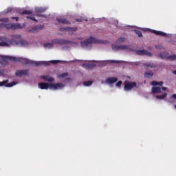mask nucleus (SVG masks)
<instances>
[{
	"label": "nucleus",
	"instance_id": "obj_6",
	"mask_svg": "<svg viewBox=\"0 0 176 176\" xmlns=\"http://www.w3.org/2000/svg\"><path fill=\"white\" fill-rule=\"evenodd\" d=\"M2 60L1 61V64H3V63H6V60H10V61H12L13 63H16L17 61H19V58L14 57V56H1Z\"/></svg>",
	"mask_w": 176,
	"mask_h": 176
},
{
	"label": "nucleus",
	"instance_id": "obj_44",
	"mask_svg": "<svg viewBox=\"0 0 176 176\" xmlns=\"http://www.w3.org/2000/svg\"><path fill=\"white\" fill-rule=\"evenodd\" d=\"M14 38H17L18 39H20L21 36L20 35H16L14 36Z\"/></svg>",
	"mask_w": 176,
	"mask_h": 176
},
{
	"label": "nucleus",
	"instance_id": "obj_18",
	"mask_svg": "<svg viewBox=\"0 0 176 176\" xmlns=\"http://www.w3.org/2000/svg\"><path fill=\"white\" fill-rule=\"evenodd\" d=\"M41 79H43L45 82H54V78L53 77H50V76H42Z\"/></svg>",
	"mask_w": 176,
	"mask_h": 176
},
{
	"label": "nucleus",
	"instance_id": "obj_46",
	"mask_svg": "<svg viewBox=\"0 0 176 176\" xmlns=\"http://www.w3.org/2000/svg\"><path fill=\"white\" fill-rule=\"evenodd\" d=\"M45 64H46V65H49V63L47 62H45Z\"/></svg>",
	"mask_w": 176,
	"mask_h": 176
},
{
	"label": "nucleus",
	"instance_id": "obj_43",
	"mask_svg": "<svg viewBox=\"0 0 176 176\" xmlns=\"http://www.w3.org/2000/svg\"><path fill=\"white\" fill-rule=\"evenodd\" d=\"M155 49H162L160 45H155Z\"/></svg>",
	"mask_w": 176,
	"mask_h": 176
},
{
	"label": "nucleus",
	"instance_id": "obj_14",
	"mask_svg": "<svg viewBox=\"0 0 176 176\" xmlns=\"http://www.w3.org/2000/svg\"><path fill=\"white\" fill-rule=\"evenodd\" d=\"M118 82V78L116 77H110L106 79V83H109V85H113Z\"/></svg>",
	"mask_w": 176,
	"mask_h": 176
},
{
	"label": "nucleus",
	"instance_id": "obj_24",
	"mask_svg": "<svg viewBox=\"0 0 176 176\" xmlns=\"http://www.w3.org/2000/svg\"><path fill=\"white\" fill-rule=\"evenodd\" d=\"M126 41V38L124 37H120L118 38L116 43H123Z\"/></svg>",
	"mask_w": 176,
	"mask_h": 176
},
{
	"label": "nucleus",
	"instance_id": "obj_34",
	"mask_svg": "<svg viewBox=\"0 0 176 176\" xmlns=\"http://www.w3.org/2000/svg\"><path fill=\"white\" fill-rule=\"evenodd\" d=\"M60 78H65V76H68V73H63L59 75Z\"/></svg>",
	"mask_w": 176,
	"mask_h": 176
},
{
	"label": "nucleus",
	"instance_id": "obj_45",
	"mask_svg": "<svg viewBox=\"0 0 176 176\" xmlns=\"http://www.w3.org/2000/svg\"><path fill=\"white\" fill-rule=\"evenodd\" d=\"M162 89L164 90V91H166V90H167V88L166 87H162Z\"/></svg>",
	"mask_w": 176,
	"mask_h": 176
},
{
	"label": "nucleus",
	"instance_id": "obj_40",
	"mask_svg": "<svg viewBox=\"0 0 176 176\" xmlns=\"http://www.w3.org/2000/svg\"><path fill=\"white\" fill-rule=\"evenodd\" d=\"M170 98H174L175 100H176V94H173V95L170 97Z\"/></svg>",
	"mask_w": 176,
	"mask_h": 176
},
{
	"label": "nucleus",
	"instance_id": "obj_22",
	"mask_svg": "<svg viewBox=\"0 0 176 176\" xmlns=\"http://www.w3.org/2000/svg\"><path fill=\"white\" fill-rule=\"evenodd\" d=\"M144 67H148L150 68H154V67H156V65H154L152 63H144Z\"/></svg>",
	"mask_w": 176,
	"mask_h": 176
},
{
	"label": "nucleus",
	"instance_id": "obj_42",
	"mask_svg": "<svg viewBox=\"0 0 176 176\" xmlns=\"http://www.w3.org/2000/svg\"><path fill=\"white\" fill-rule=\"evenodd\" d=\"M32 64H35L36 65H41V64H42V63H36L35 62H32Z\"/></svg>",
	"mask_w": 176,
	"mask_h": 176
},
{
	"label": "nucleus",
	"instance_id": "obj_3",
	"mask_svg": "<svg viewBox=\"0 0 176 176\" xmlns=\"http://www.w3.org/2000/svg\"><path fill=\"white\" fill-rule=\"evenodd\" d=\"M99 42L96 38L91 37L85 41H81V46L83 49H91L93 43H98Z\"/></svg>",
	"mask_w": 176,
	"mask_h": 176
},
{
	"label": "nucleus",
	"instance_id": "obj_30",
	"mask_svg": "<svg viewBox=\"0 0 176 176\" xmlns=\"http://www.w3.org/2000/svg\"><path fill=\"white\" fill-rule=\"evenodd\" d=\"M110 64H120V60H109Z\"/></svg>",
	"mask_w": 176,
	"mask_h": 176
},
{
	"label": "nucleus",
	"instance_id": "obj_31",
	"mask_svg": "<svg viewBox=\"0 0 176 176\" xmlns=\"http://www.w3.org/2000/svg\"><path fill=\"white\" fill-rule=\"evenodd\" d=\"M0 21H1L3 23H8L9 19H8V18H3V19H0Z\"/></svg>",
	"mask_w": 176,
	"mask_h": 176
},
{
	"label": "nucleus",
	"instance_id": "obj_28",
	"mask_svg": "<svg viewBox=\"0 0 176 176\" xmlns=\"http://www.w3.org/2000/svg\"><path fill=\"white\" fill-rule=\"evenodd\" d=\"M136 35H138L139 38H142V32L140 30L135 31Z\"/></svg>",
	"mask_w": 176,
	"mask_h": 176
},
{
	"label": "nucleus",
	"instance_id": "obj_25",
	"mask_svg": "<svg viewBox=\"0 0 176 176\" xmlns=\"http://www.w3.org/2000/svg\"><path fill=\"white\" fill-rule=\"evenodd\" d=\"M127 49H129L128 45H119V50H127Z\"/></svg>",
	"mask_w": 176,
	"mask_h": 176
},
{
	"label": "nucleus",
	"instance_id": "obj_8",
	"mask_svg": "<svg viewBox=\"0 0 176 176\" xmlns=\"http://www.w3.org/2000/svg\"><path fill=\"white\" fill-rule=\"evenodd\" d=\"M160 57L161 58H165L166 60H170L171 61L176 60V55L173 54L172 56H167V54L166 52L162 53L160 54Z\"/></svg>",
	"mask_w": 176,
	"mask_h": 176
},
{
	"label": "nucleus",
	"instance_id": "obj_2",
	"mask_svg": "<svg viewBox=\"0 0 176 176\" xmlns=\"http://www.w3.org/2000/svg\"><path fill=\"white\" fill-rule=\"evenodd\" d=\"M54 43L56 45H68L69 43H74V42H72V41H69V40L56 38V39L52 40V43H44V47H47L48 49H52V47H53Z\"/></svg>",
	"mask_w": 176,
	"mask_h": 176
},
{
	"label": "nucleus",
	"instance_id": "obj_37",
	"mask_svg": "<svg viewBox=\"0 0 176 176\" xmlns=\"http://www.w3.org/2000/svg\"><path fill=\"white\" fill-rule=\"evenodd\" d=\"M75 20H76V21H77L78 23H80V22L82 21V20L81 19H76Z\"/></svg>",
	"mask_w": 176,
	"mask_h": 176
},
{
	"label": "nucleus",
	"instance_id": "obj_23",
	"mask_svg": "<svg viewBox=\"0 0 176 176\" xmlns=\"http://www.w3.org/2000/svg\"><path fill=\"white\" fill-rule=\"evenodd\" d=\"M153 75V72H148L144 74L145 78H152Z\"/></svg>",
	"mask_w": 176,
	"mask_h": 176
},
{
	"label": "nucleus",
	"instance_id": "obj_11",
	"mask_svg": "<svg viewBox=\"0 0 176 176\" xmlns=\"http://www.w3.org/2000/svg\"><path fill=\"white\" fill-rule=\"evenodd\" d=\"M38 89H41V90H47L48 89H50V84L46 82H39Z\"/></svg>",
	"mask_w": 176,
	"mask_h": 176
},
{
	"label": "nucleus",
	"instance_id": "obj_33",
	"mask_svg": "<svg viewBox=\"0 0 176 176\" xmlns=\"http://www.w3.org/2000/svg\"><path fill=\"white\" fill-rule=\"evenodd\" d=\"M112 49L113 50H119V45H112Z\"/></svg>",
	"mask_w": 176,
	"mask_h": 176
},
{
	"label": "nucleus",
	"instance_id": "obj_38",
	"mask_svg": "<svg viewBox=\"0 0 176 176\" xmlns=\"http://www.w3.org/2000/svg\"><path fill=\"white\" fill-rule=\"evenodd\" d=\"M12 20H16V21H19V17H12Z\"/></svg>",
	"mask_w": 176,
	"mask_h": 176
},
{
	"label": "nucleus",
	"instance_id": "obj_13",
	"mask_svg": "<svg viewBox=\"0 0 176 176\" xmlns=\"http://www.w3.org/2000/svg\"><path fill=\"white\" fill-rule=\"evenodd\" d=\"M28 74V69L24 70H16L15 75L16 76H23Z\"/></svg>",
	"mask_w": 176,
	"mask_h": 176
},
{
	"label": "nucleus",
	"instance_id": "obj_36",
	"mask_svg": "<svg viewBox=\"0 0 176 176\" xmlns=\"http://www.w3.org/2000/svg\"><path fill=\"white\" fill-rule=\"evenodd\" d=\"M35 11L36 13H41V12H42V8H36Z\"/></svg>",
	"mask_w": 176,
	"mask_h": 176
},
{
	"label": "nucleus",
	"instance_id": "obj_32",
	"mask_svg": "<svg viewBox=\"0 0 176 176\" xmlns=\"http://www.w3.org/2000/svg\"><path fill=\"white\" fill-rule=\"evenodd\" d=\"M50 63H52V64H58V63H60L59 60H50Z\"/></svg>",
	"mask_w": 176,
	"mask_h": 176
},
{
	"label": "nucleus",
	"instance_id": "obj_47",
	"mask_svg": "<svg viewBox=\"0 0 176 176\" xmlns=\"http://www.w3.org/2000/svg\"><path fill=\"white\" fill-rule=\"evenodd\" d=\"M148 49L149 50H151V47H148Z\"/></svg>",
	"mask_w": 176,
	"mask_h": 176
},
{
	"label": "nucleus",
	"instance_id": "obj_20",
	"mask_svg": "<svg viewBox=\"0 0 176 176\" xmlns=\"http://www.w3.org/2000/svg\"><path fill=\"white\" fill-rule=\"evenodd\" d=\"M166 97H167V93H164L162 95H157L156 96V98L157 100H164V98H166Z\"/></svg>",
	"mask_w": 176,
	"mask_h": 176
},
{
	"label": "nucleus",
	"instance_id": "obj_10",
	"mask_svg": "<svg viewBox=\"0 0 176 176\" xmlns=\"http://www.w3.org/2000/svg\"><path fill=\"white\" fill-rule=\"evenodd\" d=\"M8 82H9V80H6L0 82V86H4V85H6V87H13V86H16V85H17V82H12L7 84Z\"/></svg>",
	"mask_w": 176,
	"mask_h": 176
},
{
	"label": "nucleus",
	"instance_id": "obj_5",
	"mask_svg": "<svg viewBox=\"0 0 176 176\" xmlns=\"http://www.w3.org/2000/svg\"><path fill=\"white\" fill-rule=\"evenodd\" d=\"M4 27L7 28V30H18L19 28H22L20 23L4 24Z\"/></svg>",
	"mask_w": 176,
	"mask_h": 176
},
{
	"label": "nucleus",
	"instance_id": "obj_21",
	"mask_svg": "<svg viewBox=\"0 0 176 176\" xmlns=\"http://www.w3.org/2000/svg\"><path fill=\"white\" fill-rule=\"evenodd\" d=\"M151 85L153 86H163V82L162 81L157 82L154 80L151 82Z\"/></svg>",
	"mask_w": 176,
	"mask_h": 176
},
{
	"label": "nucleus",
	"instance_id": "obj_29",
	"mask_svg": "<svg viewBox=\"0 0 176 176\" xmlns=\"http://www.w3.org/2000/svg\"><path fill=\"white\" fill-rule=\"evenodd\" d=\"M27 19H30V20H32L33 21H35L36 23H38V20L35 19V16H28Z\"/></svg>",
	"mask_w": 176,
	"mask_h": 176
},
{
	"label": "nucleus",
	"instance_id": "obj_15",
	"mask_svg": "<svg viewBox=\"0 0 176 176\" xmlns=\"http://www.w3.org/2000/svg\"><path fill=\"white\" fill-rule=\"evenodd\" d=\"M56 21H58V23H59L60 24H67V25L71 24V22H69V21L64 18L63 19L57 18Z\"/></svg>",
	"mask_w": 176,
	"mask_h": 176
},
{
	"label": "nucleus",
	"instance_id": "obj_26",
	"mask_svg": "<svg viewBox=\"0 0 176 176\" xmlns=\"http://www.w3.org/2000/svg\"><path fill=\"white\" fill-rule=\"evenodd\" d=\"M91 85H93V81L91 80L83 82L84 86H91Z\"/></svg>",
	"mask_w": 176,
	"mask_h": 176
},
{
	"label": "nucleus",
	"instance_id": "obj_39",
	"mask_svg": "<svg viewBox=\"0 0 176 176\" xmlns=\"http://www.w3.org/2000/svg\"><path fill=\"white\" fill-rule=\"evenodd\" d=\"M84 67H87L88 68H90V67H91V65H90V64H85V65H84Z\"/></svg>",
	"mask_w": 176,
	"mask_h": 176
},
{
	"label": "nucleus",
	"instance_id": "obj_19",
	"mask_svg": "<svg viewBox=\"0 0 176 176\" xmlns=\"http://www.w3.org/2000/svg\"><path fill=\"white\" fill-rule=\"evenodd\" d=\"M153 34H155V35H158L160 36H167V34L157 30H152Z\"/></svg>",
	"mask_w": 176,
	"mask_h": 176
},
{
	"label": "nucleus",
	"instance_id": "obj_35",
	"mask_svg": "<svg viewBox=\"0 0 176 176\" xmlns=\"http://www.w3.org/2000/svg\"><path fill=\"white\" fill-rule=\"evenodd\" d=\"M123 83V82H122V80L118 81L116 84V86H118V87H120V86H122V84Z\"/></svg>",
	"mask_w": 176,
	"mask_h": 176
},
{
	"label": "nucleus",
	"instance_id": "obj_7",
	"mask_svg": "<svg viewBox=\"0 0 176 176\" xmlns=\"http://www.w3.org/2000/svg\"><path fill=\"white\" fill-rule=\"evenodd\" d=\"M63 87H64V85L61 82L50 84V90H58V89H63Z\"/></svg>",
	"mask_w": 176,
	"mask_h": 176
},
{
	"label": "nucleus",
	"instance_id": "obj_4",
	"mask_svg": "<svg viewBox=\"0 0 176 176\" xmlns=\"http://www.w3.org/2000/svg\"><path fill=\"white\" fill-rule=\"evenodd\" d=\"M133 87H137V82H129L128 80L124 81V89L125 91H130Z\"/></svg>",
	"mask_w": 176,
	"mask_h": 176
},
{
	"label": "nucleus",
	"instance_id": "obj_16",
	"mask_svg": "<svg viewBox=\"0 0 176 176\" xmlns=\"http://www.w3.org/2000/svg\"><path fill=\"white\" fill-rule=\"evenodd\" d=\"M152 94H157L162 93V88L160 87H153L151 89Z\"/></svg>",
	"mask_w": 176,
	"mask_h": 176
},
{
	"label": "nucleus",
	"instance_id": "obj_9",
	"mask_svg": "<svg viewBox=\"0 0 176 176\" xmlns=\"http://www.w3.org/2000/svg\"><path fill=\"white\" fill-rule=\"evenodd\" d=\"M136 54L138 56H149L150 57L152 56V53L149 52L146 50H139L136 51Z\"/></svg>",
	"mask_w": 176,
	"mask_h": 176
},
{
	"label": "nucleus",
	"instance_id": "obj_17",
	"mask_svg": "<svg viewBox=\"0 0 176 176\" xmlns=\"http://www.w3.org/2000/svg\"><path fill=\"white\" fill-rule=\"evenodd\" d=\"M45 26L43 25H38L32 28L31 30H30V32H35V31H39L40 30H42Z\"/></svg>",
	"mask_w": 176,
	"mask_h": 176
},
{
	"label": "nucleus",
	"instance_id": "obj_1",
	"mask_svg": "<svg viewBox=\"0 0 176 176\" xmlns=\"http://www.w3.org/2000/svg\"><path fill=\"white\" fill-rule=\"evenodd\" d=\"M16 45H20L22 47H27L30 44L24 40L16 41L14 38L9 39L7 37L0 36V46L10 47V46H14Z\"/></svg>",
	"mask_w": 176,
	"mask_h": 176
},
{
	"label": "nucleus",
	"instance_id": "obj_27",
	"mask_svg": "<svg viewBox=\"0 0 176 176\" xmlns=\"http://www.w3.org/2000/svg\"><path fill=\"white\" fill-rule=\"evenodd\" d=\"M21 14H32V11L25 10L22 12Z\"/></svg>",
	"mask_w": 176,
	"mask_h": 176
},
{
	"label": "nucleus",
	"instance_id": "obj_12",
	"mask_svg": "<svg viewBox=\"0 0 176 176\" xmlns=\"http://www.w3.org/2000/svg\"><path fill=\"white\" fill-rule=\"evenodd\" d=\"M76 30H78L76 28H74V27H65V28H60V31H61V32H64V31H67L68 32H75V31H76Z\"/></svg>",
	"mask_w": 176,
	"mask_h": 176
},
{
	"label": "nucleus",
	"instance_id": "obj_41",
	"mask_svg": "<svg viewBox=\"0 0 176 176\" xmlns=\"http://www.w3.org/2000/svg\"><path fill=\"white\" fill-rule=\"evenodd\" d=\"M3 27H5V24L0 23V28H3Z\"/></svg>",
	"mask_w": 176,
	"mask_h": 176
}]
</instances>
